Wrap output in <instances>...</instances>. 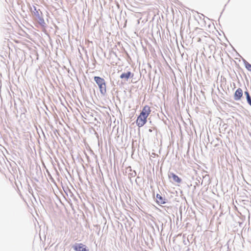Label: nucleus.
Wrapping results in <instances>:
<instances>
[{
  "label": "nucleus",
  "mask_w": 251,
  "mask_h": 251,
  "mask_svg": "<svg viewBox=\"0 0 251 251\" xmlns=\"http://www.w3.org/2000/svg\"><path fill=\"white\" fill-rule=\"evenodd\" d=\"M149 131L150 132H152V129H149Z\"/></svg>",
  "instance_id": "obj_11"
},
{
  "label": "nucleus",
  "mask_w": 251,
  "mask_h": 251,
  "mask_svg": "<svg viewBox=\"0 0 251 251\" xmlns=\"http://www.w3.org/2000/svg\"><path fill=\"white\" fill-rule=\"evenodd\" d=\"M133 74H132L130 72H128L126 73H123L120 75L121 78H125L126 80L128 79L130 77H132L133 76Z\"/></svg>",
  "instance_id": "obj_7"
},
{
  "label": "nucleus",
  "mask_w": 251,
  "mask_h": 251,
  "mask_svg": "<svg viewBox=\"0 0 251 251\" xmlns=\"http://www.w3.org/2000/svg\"><path fill=\"white\" fill-rule=\"evenodd\" d=\"M245 95H246V97H248V96H250L249 92H247V91H246V92H245Z\"/></svg>",
  "instance_id": "obj_10"
},
{
  "label": "nucleus",
  "mask_w": 251,
  "mask_h": 251,
  "mask_svg": "<svg viewBox=\"0 0 251 251\" xmlns=\"http://www.w3.org/2000/svg\"><path fill=\"white\" fill-rule=\"evenodd\" d=\"M94 80L98 85L100 93L104 95L106 92V87L105 80L99 76H95Z\"/></svg>",
  "instance_id": "obj_2"
},
{
  "label": "nucleus",
  "mask_w": 251,
  "mask_h": 251,
  "mask_svg": "<svg viewBox=\"0 0 251 251\" xmlns=\"http://www.w3.org/2000/svg\"><path fill=\"white\" fill-rule=\"evenodd\" d=\"M247 100L249 104L251 106V98L250 96H248V97H247Z\"/></svg>",
  "instance_id": "obj_9"
},
{
  "label": "nucleus",
  "mask_w": 251,
  "mask_h": 251,
  "mask_svg": "<svg viewBox=\"0 0 251 251\" xmlns=\"http://www.w3.org/2000/svg\"><path fill=\"white\" fill-rule=\"evenodd\" d=\"M151 107L149 105H145L143 108L136 121V123L138 126L140 127L145 125L147 121V118L151 114Z\"/></svg>",
  "instance_id": "obj_1"
},
{
  "label": "nucleus",
  "mask_w": 251,
  "mask_h": 251,
  "mask_svg": "<svg viewBox=\"0 0 251 251\" xmlns=\"http://www.w3.org/2000/svg\"><path fill=\"white\" fill-rule=\"evenodd\" d=\"M169 177L172 178L174 182L180 183L181 182V179L174 173H171L169 175Z\"/></svg>",
  "instance_id": "obj_5"
},
{
  "label": "nucleus",
  "mask_w": 251,
  "mask_h": 251,
  "mask_svg": "<svg viewBox=\"0 0 251 251\" xmlns=\"http://www.w3.org/2000/svg\"><path fill=\"white\" fill-rule=\"evenodd\" d=\"M242 96L243 91L240 88H239L236 90L234 93V99L235 100H241Z\"/></svg>",
  "instance_id": "obj_3"
},
{
  "label": "nucleus",
  "mask_w": 251,
  "mask_h": 251,
  "mask_svg": "<svg viewBox=\"0 0 251 251\" xmlns=\"http://www.w3.org/2000/svg\"><path fill=\"white\" fill-rule=\"evenodd\" d=\"M166 199L163 198L161 195L157 194L156 195V202L159 204H163L166 203Z\"/></svg>",
  "instance_id": "obj_6"
},
{
  "label": "nucleus",
  "mask_w": 251,
  "mask_h": 251,
  "mask_svg": "<svg viewBox=\"0 0 251 251\" xmlns=\"http://www.w3.org/2000/svg\"><path fill=\"white\" fill-rule=\"evenodd\" d=\"M246 67L249 71L251 72V64L248 63L246 64Z\"/></svg>",
  "instance_id": "obj_8"
},
{
  "label": "nucleus",
  "mask_w": 251,
  "mask_h": 251,
  "mask_svg": "<svg viewBox=\"0 0 251 251\" xmlns=\"http://www.w3.org/2000/svg\"><path fill=\"white\" fill-rule=\"evenodd\" d=\"M74 249L76 251H87L85 245L82 244H77L74 246Z\"/></svg>",
  "instance_id": "obj_4"
}]
</instances>
